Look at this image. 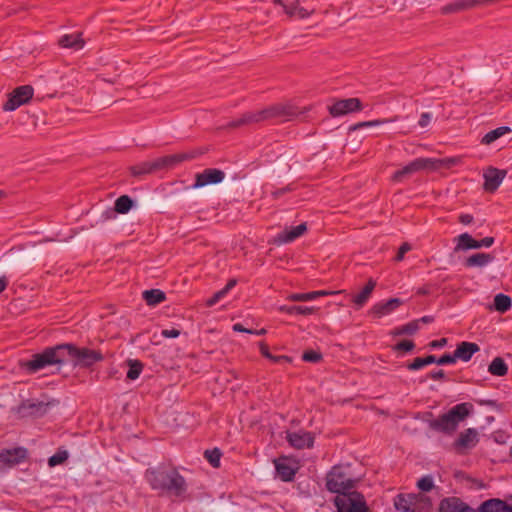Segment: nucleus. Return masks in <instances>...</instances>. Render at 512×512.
<instances>
[{
	"mask_svg": "<svg viewBox=\"0 0 512 512\" xmlns=\"http://www.w3.org/2000/svg\"><path fill=\"white\" fill-rule=\"evenodd\" d=\"M277 474L282 480H293V477L300 468L299 463L288 457H281L274 461Z\"/></svg>",
	"mask_w": 512,
	"mask_h": 512,
	"instance_id": "9b49d317",
	"label": "nucleus"
},
{
	"mask_svg": "<svg viewBox=\"0 0 512 512\" xmlns=\"http://www.w3.org/2000/svg\"><path fill=\"white\" fill-rule=\"evenodd\" d=\"M418 496L414 494H400L395 499V507L400 512H416Z\"/></svg>",
	"mask_w": 512,
	"mask_h": 512,
	"instance_id": "412c9836",
	"label": "nucleus"
},
{
	"mask_svg": "<svg viewBox=\"0 0 512 512\" xmlns=\"http://www.w3.org/2000/svg\"><path fill=\"white\" fill-rule=\"evenodd\" d=\"M259 348H260L261 354L265 358L269 359L272 362H275V363L291 362V359L288 356H285V355L274 356V355H272V353L269 352L268 346L264 342H261L259 344Z\"/></svg>",
	"mask_w": 512,
	"mask_h": 512,
	"instance_id": "ea45409f",
	"label": "nucleus"
},
{
	"mask_svg": "<svg viewBox=\"0 0 512 512\" xmlns=\"http://www.w3.org/2000/svg\"><path fill=\"white\" fill-rule=\"evenodd\" d=\"M455 353L453 355L450 354H444L440 358H437V364L438 365H446V364H452L456 362Z\"/></svg>",
	"mask_w": 512,
	"mask_h": 512,
	"instance_id": "603ef678",
	"label": "nucleus"
},
{
	"mask_svg": "<svg viewBox=\"0 0 512 512\" xmlns=\"http://www.w3.org/2000/svg\"><path fill=\"white\" fill-rule=\"evenodd\" d=\"M506 176L505 170H500L497 168H489L484 173V189L489 192H494L499 185L502 183L503 179Z\"/></svg>",
	"mask_w": 512,
	"mask_h": 512,
	"instance_id": "f3484780",
	"label": "nucleus"
},
{
	"mask_svg": "<svg viewBox=\"0 0 512 512\" xmlns=\"http://www.w3.org/2000/svg\"><path fill=\"white\" fill-rule=\"evenodd\" d=\"M430 171L439 169H450L451 167L461 165L463 163L462 156L448 157L443 159L428 158Z\"/></svg>",
	"mask_w": 512,
	"mask_h": 512,
	"instance_id": "b1692460",
	"label": "nucleus"
},
{
	"mask_svg": "<svg viewBox=\"0 0 512 512\" xmlns=\"http://www.w3.org/2000/svg\"><path fill=\"white\" fill-rule=\"evenodd\" d=\"M362 109L361 101L358 98H348L336 101L329 107L333 117L342 116Z\"/></svg>",
	"mask_w": 512,
	"mask_h": 512,
	"instance_id": "1a4fd4ad",
	"label": "nucleus"
},
{
	"mask_svg": "<svg viewBox=\"0 0 512 512\" xmlns=\"http://www.w3.org/2000/svg\"><path fill=\"white\" fill-rule=\"evenodd\" d=\"M446 344H447V339L441 338L439 340H434V341L430 342L429 345L432 348H441V347H444Z\"/></svg>",
	"mask_w": 512,
	"mask_h": 512,
	"instance_id": "bf43d9fd",
	"label": "nucleus"
},
{
	"mask_svg": "<svg viewBox=\"0 0 512 512\" xmlns=\"http://www.w3.org/2000/svg\"><path fill=\"white\" fill-rule=\"evenodd\" d=\"M479 441L478 432L474 428H468L461 432L458 439L455 441V448L458 451L472 449Z\"/></svg>",
	"mask_w": 512,
	"mask_h": 512,
	"instance_id": "2eb2a0df",
	"label": "nucleus"
},
{
	"mask_svg": "<svg viewBox=\"0 0 512 512\" xmlns=\"http://www.w3.org/2000/svg\"><path fill=\"white\" fill-rule=\"evenodd\" d=\"M445 376V373L443 370H438V371H435V372H431L429 374V377L433 380H440V379H443Z\"/></svg>",
	"mask_w": 512,
	"mask_h": 512,
	"instance_id": "e2e57ef3",
	"label": "nucleus"
},
{
	"mask_svg": "<svg viewBox=\"0 0 512 512\" xmlns=\"http://www.w3.org/2000/svg\"><path fill=\"white\" fill-rule=\"evenodd\" d=\"M275 4L283 6L285 13L290 17H298L300 19L307 18L311 15V11L300 6L298 1H292L289 4H284L282 0H274Z\"/></svg>",
	"mask_w": 512,
	"mask_h": 512,
	"instance_id": "393cba45",
	"label": "nucleus"
},
{
	"mask_svg": "<svg viewBox=\"0 0 512 512\" xmlns=\"http://www.w3.org/2000/svg\"><path fill=\"white\" fill-rule=\"evenodd\" d=\"M307 230V226L305 223H302L295 227H290L285 229L283 232L279 233L275 241L278 244L289 243L302 236Z\"/></svg>",
	"mask_w": 512,
	"mask_h": 512,
	"instance_id": "5701e85b",
	"label": "nucleus"
},
{
	"mask_svg": "<svg viewBox=\"0 0 512 512\" xmlns=\"http://www.w3.org/2000/svg\"><path fill=\"white\" fill-rule=\"evenodd\" d=\"M152 489L159 490L162 494L180 496L186 490L185 482H151Z\"/></svg>",
	"mask_w": 512,
	"mask_h": 512,
	"instance_id": "a211bd4d",
	"label": "nucleus"
},
{
	"mask_svg": "<svg viewBox=\"0 0 512 512\" xmlns=\"http://www.w3.org/2000/svg\"><path fill=\"white\" fill-rule=\"evenodd\" d=\"M402 304V301L399 298H392L386 302L377 303L373 306L371 312L376 317H382L394 311Z\"/></svg>",
	"mask_w": 512,
	"mask_h": 512,
	"instance_id": "a878e982",
	"label": "nucleus"
},
{
	"mask_svg": "<svg viewBox=\"0 0 512 512\" xmlns=\"http://www.w3.org/2000/svg\"><path fill=\"white\" fill-rule=\"evenodd\" d=\"M425 365H424V360L423 358H415L413 360V362H411L407 367L409 370H419L421 368H423Z\"/></svg>",
	"mask_w": 512,
	"mask_h": 512,
	"instance_id": "5fc2aeb1",
	"label": "nucleus"
},
{
	"mask_svg": "<svg viewBox=\"0 0 512 512\" xmlns=\"http://www.w3.org/2000/svg\"><path fill=\"white\" fill-rule=\"evenodd\" d=\"M472 0H457L454 3L448 4L445 7H443L444 13H452L457 12L465 9L472 8Z\"/></svg>",
	"mask_w": 512,
	"mask_h": 512,
	"instance_id": "58836bf2",
	"label": "nucleus"
},
{
	"mask_svg": "<svg viewBox=\"0 0 512 512\" xmlns=\"http://www.w3.org/2000/svg\"><path fill=\"white\" fill-rule=\"evenodd\" d=\"M69 457V453L65 449H59L54 455H52L48 459V465L50 467H55L57 465L63 464Z\"/></svg>",
	"mask_w": 512,
	"mask_h": 512,
	"instance_id": "79ce46f5",
	"label": "nucleus"
},
{
	"mask_svg": "<svg viewBox=\"0 0 512 512\" xmlns=\"http://www.w3.org/2000/svg\"><path fill=\"white\" fill-rule=\"evenodd\" d=\"M419 329V321H412L410 323H407L399 328H396L393 332L394 335H413L416 333Z\"/></svg>",
	"mask_w": 512,
	"mask_h": 512,
	"instance_id": "37998d69",
	"label": "nucleus"
},
{
	"mask_svg": "<svg viewBox=\"0 0 512 512\" xmlns=\"http://www.w3.org/2000/svg\"><path fill=\"white\" fill-rule=\"evenodd\" d=\"M34 89L30 85H23L15 88L8 94L7 101L3 104L2 109L5 112L15 111L20 106L28 103L33 97Z\"/></svg>",
	"mask_w": 512,
	"mask_h": 512,
	"instance_id": "20e7f679",
	"label": "nucleus"
},
{
	"mask_svg": "<svg viewBox=\"0 0 512 512\" xmlns=\"http://www.w3.org/2000/svg\"><path fill=\"white\" fill-rule=\"evenodd\" d=\"M279 310L281 312H285L288 314H299V315H311L315 313L318 308L316 307H306V306H280Z\"/></svg>",
	"mask_w": 512,
	"mask_h": 512,
	"instance_id": "c9c22d12",
	"label": "nucleus"
},
{
	"mask_svg": "<svg viewBox=\"0 0 512 512\" xmlns=\"http://www.w3.org/2000/svg\"><path fill=\"white\" fill-rule=\"evenodd\" d=\"M266 115L264 109L258 110V111H250L245 114H243L239 119L234 120L228 124L231 128H236L241 125H250V124H256L263 121H266Z\"/></svg>",
	"mask_w": 512,
	"mask_h": 512,
	"instance_id": "aec40b11",
	"label": "nucleus"
},
{
	"mask_svg": "<svg viewBox=\"0 0 512 512\" xmlns=\"http://www.w3.org/2000/svg\"><path fill=\"white\" fill-rule=\"evenodd\" d=\"M439 512H476V510L457 497H449L440 502Z\"/></svg>",
	"mask_w": 512,
	"mask_h": 512,
	"instance_id": "dca6fc26",
	"label": "nucleus"
},
{
	"mask_svg": "<svg viewBox=\"0 0 512 512\" xmlns=\"http://www.w3.org/2000/svg\"><path fill=\"white\" fill-rule=\"evenodd\" d=\"M354 482H325L328 491L335 493L338 512H369L364 497L355 491Z\"/></svg>",
	"mask_w": 512,
	"mask_h": 512,
	"instance_id": "f03ea898",
	"label": "nucleus"
},
{
	"mask_svg": "<svg viewBox=\"0 0 512 512\" xmlns=\"http://www.w3.org/2000/svg\"><path fill=\"white\" fill-rule=\"evenodd\" d=\"M267 120L283 118L290 120L293 117L302 114L304 111L298 110L296 106L290 103H278L264 108Z\"/></svg>",
	"mask_w": 512,
	"mask_h": 512,
	"instance_id": "39448f33",
	"label": "nucleus"
},
{
	"mask_svg": "<svg viewBox=\"0 0 512 512\" xmlns=\"http://www.w3.org/2000/svg\"><path fill=\"white\" fill-rule=\"evenodd\" d=\"M494 257L488 253H476L465 260L466 267H484L493 261Z\"/></svg>",
	"mask_w": 512,
	"mask_h": 512,
	"instance_id": "7c9ffc66",
	"label": "nucleus"
},
{
	"mask_svg": "<svg viewBox=\"0 0 512 512\" xmlns=\"http://www.w3.org/2000/svg\"><path fill=\"white\" fill-rule=\"evenodd\" d=\"M418 488L423 492L431 491L434 488V482H417Z\"/></svg>",
	"mask_w": 512,
	"mask_h": 512,
	"instance_id": "4d7b16f0",
	"label": "nucleus"
},
{
	"mask_svg": "<svg viewBox=\"0 0 512 512\" xmlns=\"http://www.w3.org/2000/svg\"><path fill=\"white\" fill-rule=\"evenodd\" d=\"M511 298L505 294L499 293L494 298V307L498 312L504 313L511 308Z\"/></svg>",
	"mask_w": 512,
	"mask_h": 512,
	"instance_id": "4c0bfd02",
	"label": "nucleus"
},
{
	"mask_svg": "<svg viewBox=\"0 0 512 512\" xmlns=\"http://www.w3.org/2000/svg\"><path fill=\"white\" fill-rule=\"evenodd\" d=\"M233 330L236 332L254 333L250 329H246L242 324L236 323L233 325Z\"/></svg>",
	"mask_w": 512,
	"mask_h": 512,
	"instance_id": "0e129e2a",
	"label": "nucleus"
},
{
	"mask_svg": "<svg viewBox=\"0 0 512 512\" xmlns=\"http://www.w3.org/2000/svg\"><path fill=\"white\" fill-rule=\"evenodd\" d=\"M488 371L495 376H504L508 372V366L502 358L496 357L490 363Z\"/></svg>",
	"mask_w": 512,
	"mask_h": 512,
	"instance_id": "f704fd0d",
	"label": "nucleus"
},
{
	"mask_svg": "<svg viewBox=\"0 0 512 512\" xmlns=\"http://www.w3.org/2000/svg\"><path fill=\"white\" fill-rule=\"evenodd\" d=\"M236 280L235 279H231L228 281V283L225 285V287L223 288V290L228 293L233 287H235L236 285Z\"/></svg>",
	"mask_w": 512,
	"mask_h": 512,
	"instance_id": "338daca9",
	"label": "nucleus"
},
{
	"mask_svg": "<svg viewBox=\"0 0 512 512\" xmlns=\"http://www.w3.org/2000/svg\"><path fill=\"white\" fill-rule=\"evenodd\" d=\"M52 404V402L40 400H26L21 403L18 412L24 417H41L48 412Z\"/></svg>",
	"mask_w": 512,
	"mask_h": 512,
	"instance_id": "6e6552de",
	"label": "nucleus"
},
{
	"mask_svg": "<svg viewBox=\"0 0 512 512\" xmlns=\"http://www.w3.org/2000/svg\"><path fill=\"white\" fill-rule=\"evenodd\" d=\"M196 157L195 152H180L172 155H166L158 158V164L160 170L172 168L184 161L194 159Z\"/></svg>",
	"mask_w": 512,
	"mask_h": 512,
	"instance_id": "4468645a",
	"label": "nucleus"
},
{
	"mask_svg": "<svg viewBox=\"0 0 512 512\" xmlns=\"http://www.w3.org/2000/svg\"><path fill=\"white\" fill-rule=\"evenodd\" d=\"M412 249L411 245L407 242L403 243L400 248L398 249L397 255L395 257L396 261H402L404 259V256L407 252H409Z\"/></svg>",
	"mask_w": 512,
	"mask_h": 512,
	"instance_id": "8fccbe9b",
	"label": "nucleus"
},
{
	"mask_svg": "<svg viewBox=\"0 0 512 512\" xmlns=\"http://www.w3.org/2000/svg\"><path fill=\"white\" fill-rule=\"evenodd\" d=\"M103 359L99 351L88 348H77L71 344H61L46 348L43 352L35 354L32 359L22 366L29 372L35 373L47 366L61 365L73 362L75 366L90 367Z\"/></svg>",
	"mask_w": 512,
	"mask_h": 512,
	"instance_id": "f257e3e1",
	"label": "nucleus"
},
{
	"mask_svg": "<svg viewBox=\"0 0 512 512\" xmlns=\"http://www.w3.org/2000/svg\"><path fill=\"white\" fill-rule=\"evenodd\" d=\"M455 252L465 251L469 249H479L478 240H475L470 234L463 233L455 238Z\"/></svg>",
	"mask_w": 512,
	"mask_h": 512,
	"instance_id": "c85d7f7f",
	"label": "nucleus"
},
{
	"mask_svg": "<svg viewBox=\"0 0 512 512\" xmlns=\"http://www.w3.org/2000/svg\"><path fill=\"white\" fill-rule=\"evenodd\" d=\"M340 293V291H326V290H319V291H313V294L315 295V299L319 298L321 296H327L332 294Z\"/></svg>",
	"mask_w": 512,
	"mask_h": 512,
	"instance_id": "052dcab7",
	"label": "nucleus"
},
{
	"mask_svg": "<svg viewBox=\"0 0 512 512\" xmlns=\"http://www.w3.org/2000/svg\"><path fill=\"white\" fill-rule=\"evenodd\" d=\"M224 177V172L219 169H205L202 173L196 174L193 188L220 183Z\"/></svg>",
	"mask_w": 512,
	"mask_h": 512,
	"instance_id": "ddd939ff",
	"label": "nucleus"
},
{
	"mask_svg": "<svg viewBox=\"0 0 512 512\" xmlns=\"http://www.w3.org/2000/svg\"><path fill=\"white\" fill-rule=\"evenodd\" d=\"M302 359L306 362L317 363L322 359V355L319 352L309 350L303 353Z\"/></svg>",
	"mask_w": 512,
	"mask_h": 512,
	"instance_id": "de8ad7c7",
	"label": "nucleus"
},
{
	"mask_svg": "<svg viewBox=\"0 0 512 512\" xmlns=\"http://www.w3.org/2000/svg\"><path fill=\"white\" fill-rule=\"evenodd\" d=\"M375 286L376 282L370 279L362 291L353 297V302L358 308H361L368 301Z\"/></svg>",
	"mask_w": 512,
	"mask_h": 512,
	"instance_id": "2f4dec72",
	"label": "nucleus"
},
{
	"mask_svg": "<svg viewBox=\"0 0 512 512\" xmlns=\"http://www.w3.org/2000/svg\"><path fill=\"white\" fill-rule=\"evenodd\" d=\"M227 293L221 289L218 292H216L210 299L206 301V305L208 307L214 306L217 302H219L221 299H223Z\"/></svg>",
	"mask_w": 512,
	"mask_h": 512,
	"instance_id": "09e8293b",
	"label": "nucleus"
},
{
	"mask_svg": "<svg viewBox=\"0 0 512 512\" xmlns=\"http://www.w3.org/2000/svg\"><path fill=\"white\" fill-rule=\"evenodd\" d=\"M360 480L351 469L350 464H338L331 468L325 480Z\"/></svg>",
	"mask_w": 512,
	"mask_h": 512,
	"instance_id": "6ab92c4d",
	"label": "nucleus"
},
{
	"mask_svg": "<svg viewBox=\"0 0 512 512\" xmlns=\"http://www.w3.org/2000/svg\"><path fill=\"white\" fill-rule=\"evenodd\" d=\"M133 205L132 199L128 195H122L115 201L114 211L119 214H126Z\"/></svg>",
	"mask_w": 512,
	"mask_h": 512,
	"instance_id": "e433bc0d",
	"label": "nucleus"
},
{
	"mask_svg": "<svg viewBox=\"0 0 512 512\" xmlns=\"http://www.w3.org/2000/svg\"><path fill=\"white\" fill-rule=\"evenodd\" d=\"M143 298L148 305L155 306L165 300V293L158 289L145 290Z\"/></svg>",
	"mask_w": 512,
	"mask_h": 512,
	"instance_id": "473e14b6",
	"label": "nucleus"
},
{
	"mask_svg": "<svg viewBox=\"0 0 512 512\" xmlns=\"http://www.w3.org/2000/svg\"><path fill=\"white\" fill-rule=\"evenodd\" d=\"M431 120H432V114L425 112V113L421 114L418 124L420 127L424 128L430 124Z\"/></svg>",
	"mask_w": 512,
	"mask_h": 512,
	"instance_id": "864d4df0",
	"label": "nucleus"
},
{
	"mask_svg": "<svg viewBox=\"0 0 512 512\" xmlns=\"http://www.w3.org/2000/svg\"><path fill=\"white\" fill-rule=\"evenodd\" d=\"M459 221L464 225L471 224L473 221V216L470 214H462L459 217Z\"/></svg>",
	"mask_w": 512,
	"mask_h": 512,
	"instance_id": "680f3d73",
	"label": "nucleus"
},
{
	"mask_svg": "<svg viewBox=\"0 0 512 512\" xmlns=\"http://www.w3.org/2000/svg\"><path fill=\"white\" fill-rule=\"evenodd\" d=\"M423 360H424L425 366L432 364V363H437V358L434 355H429V356L423 358Z\"/></svg>",
	"mask_w": 512,
	"mask_h": 512,
	"instance_id": "774afa93",
	"label": "nucleus"
},
{
	"mask_svg": "<svg viewBox=\"0 0 512 512\" xmlns=\"http://www.w3.org/2000/svg\"><path fill=\"white\" fill-rule=\"evenodd\" d=\"M391 120L388 119H382V120H373V121H366V122H360L350 127V130H357L362 127H371V126H378L381 124H385L390 122Z\"/></svg>",
	"mask_w": 512,
	"mask_h": 512,
	"instance_id": "49530a36",
	"label": "nucleus"
},
{
	"mask_svg": "<svg viewBox=\"0 0 512 512\" xmlns=\"http://www.w3.org/2000/svg\"><path fill=\"white\" fill-rule=\"evenodd\" d=\"M58 43L63 48L80 50L84 47L85 42L82 39L81 34H66L59 39Z\"/></svg>",
	"mask_w": 512,
	"mask_h": 512,
	"instance_id": "c756f323",
	"label": "nucleus"
},
{
	"mask_svg": "<svg viewBox=\"0 0 512 512\" xmlns=\"http://www.w3.org/2000/svg\"><path fill=\"white\" fill-rule=\"evenodd\" d=\"M127 363L129 366V369L127 372V378L130 380H136L142 372V369H143L142 363L137 360H132V359H129L127 361Z\"/></svg>",
	"mask_w": 512,
	"mask_h": 512,
	"instance_id": "a19ab883",
	"label": "nucleus"
},
{
	"mask_svg": "<svg viewBox=\"0 0 512 512\" xmlns=\"http://www.w3.org/2000/svg\"><path fill=\"white\" fill-rule=\"evenodd\" d=\"M479 350L480 348L476 343L461 342L454 352L456 359L467 362L472 358L473 354Z\"/></svg>",
	"mask_w": 512,
	"mask_h": 512,
	"instance_id": "bb28decb",
	"label": "nucleus"
},
{
	"mask_svg": "<svg viewBox=\"0 0 512 512\" xmlns=\"http://www.w3.org/2000/svg\"><path fill=\"white\" fill-rule=\"evenodd\" d=\"M493 243H494V238L493 237H485L482 240L478 241L479 248H481V247H490V246L493 245Z\"/></svg>",
	"mask_w": 512,
	"mask_h": 512,
	"instance_id": "13d9d810",
	"label": "nucleus"
},
{
	"mask_svg": "<svg viewBox=\"0 0 512 512\" xmlns=\"http://www.w3.org/2000/svg\"><path fill=\"white\" fill-rule=\"evenodd\" d=\"M162 336L165 338H176L180 335V331L178 329H164L161 332Z\"/></svg>",
	"mask_w": 512,
	"mask_h": 512,
	"instance_id": "6e6d98bb",
	"label": "nucleus"
},
{
	"mask_svg": "<svg viewBox=\"0 0 512 512\" xmlns=\"http://www.w3.org/2000/svg\"><path fill=\"white\" fill-rule=\"evenodd\" d=\"M476 512H512V505L503 500L492 498L482 502Z\"/></svg>",
	"mask_w": 512,
	"mask_h": 512,
	"instance_id": "4be33fe9",
	"label": "nucleus"
},
{
	"mask_svg": "<svg viewBox=\"0 0 512 512\" xmlns=\"http://www.w3.org/2000/svg\"><path fill=\"white\" fill-rule=\"evenodd\" d=\"M413 348H414V343L411 340H403L395 346L396 350L405 351V352L411 351Z\"/></svg>",
	"mask_w": 512,
	"mask_h": 512,
	"instance_id": "3c124183",
	"label": "nucleus"
},
{
	"mask_svg": "<svg viewBox=\"0 0 512 512\" xmlns=\"http://www.w3.org/2000/svg\"><path fill=\"white\" fill-rule=\"evenodd\" d=\"M146 478L152 480H179L180 475L171 464H160L146 471Z\"/></svg>",
	"mask_w": 512,
	"mask_h": 512,
	"instance_id": "9d476101",
	"label": "nucleus"
},
{
	"mask_svg": "<svg viewBox=\"0 0 512 512\" xmlns=\"http://www.w3.org/2000/svg\"><path fill=\"white\" fill-rule=\"evenodd\" d=\"M27 457V450L25 448H13L0 450V470L11 468Z\"/></svg>",
	"mask_w": 512,
	"mask_h": 512,
	"instance_id": "0eeeda50",
	"label": "nucleus"
},
{
	"mask_svg": "<svg viewBox=\"0 0 512 512\" xmlns=\"http://www.w3.org/2000/svg\"><path fill=\"white\" fill-rule=\"evenodd\" d=\"M8 286V279L6 276L0 277V293L3 292Z\"/></svg>",
	"mask_w": 512,
	"mask_h": 512,
	"instance_id": "69168bd1",
	"label": "nucleus"
},
{
	"mask_svg": "<svg viewBox=\"0 0 512 512\" xmlns=\"http://www.w3.org/2000/svg\"><path fill=\"white\" fill-rule=\"evenodd\" d=\"M422 170L430 171L428 158H417L408 163L393 174L392 180L395 182H401L403 179Z\"/></svg>",
	"mask_w": 512,
	"mask_h": 512,
	"instance_id": "423d86ee",
	"label": "nucleus"
},
{
	"mask_svg": "<svg viewBox=\"0 0 512 512\" xmlns=\"http://www.w3.org/2000/svg\"><path fill=\"white\" fill-rule=\"evenodd\" d=\"M508 132H510L509 127H506V126L498 127L496 129L486 133L483 136L481 143L484 145H490L491 143H493L494 141H496L497 139H499L500 137H502L503 135H505Z\"/></svg>",
	"mask_w": 512,
	"mask_h": 512,
	"instance_id": "72a5a7b5",
	"label": "nucleus"
},
{
	"mask_svg": "<svg viewBox=\"0 0 512 512\" xmlns=\"http://www.w3.org/2000/svg\"><path fill=\"white\" fill-rule=\"evenodd\" d=\"M288 300L294 301V302H305V301H311L315 299V295L313 292L308 293H293L290 294L287 297Z\"/></svg>",
	"mask_w": 512,
	"mask_h": 512,
	"instance_id": "a18cd8bd",
	"label": "nucleus"
},
{
	"mask_svg": "<svg viewBox=\"0 0 512 512\" xmlns=\"http://www.w3.org/2000/svg\"><path fill=\"white\" fill-rule=\"evenodd\" d=\"M158 170H160V167L157 159L153 161L142 162L130 167V172L135 177L150 174Z\"/></svg>",
	"mask_w": 512,
	"mask_h": 512,
	"instance_id": "cd10ccee",
	"label": "nucleus"
},
{
	"mask_svg": "<svg viewBox=\"0 0 512 512\" xmlns=\"http://www.w3.org/2000/svg\"><path fill=\"white\" fill-rule=\"evenodd\" d=\"M473 405L460 403L452 407L447 413L439 416L430 422V427L438 432L452 434L459 424L463 422L472 412Z\"/></svg>",
	"mask_w": 512,
	"mask_h": 512,
	"instance_id": "7ed1b4c3",
	"label": "nucleus"
},
{
	"mask_svg": "<svg viewBox=\"0 0 512 512\" xmlns=\"http://www.w3.org/2000/svg\"><path fill=\"white\" fill-rule=\"evenodd\" d=\"M204 456L213 467L219 466L221 457V452L219 449L215 448L213 450H206L204 452Z\"/></svg>",
	"mask_w": 512,
	"mask_h": 512,
	"instance_id": "c03bdc74",
	"label": "nucleus"
},
{
	"mask_svg": "<svg viewBox=\"0 0 512 512\" xmlns=\"http://www.w3.org/2000/svg\"><path fill=\"white\" fill-rule=\"evenodd\" d=\"M287 442L296 449L311 448L314 444V435L311 432L299 430L295 432H286Z\"/></svg>",
	"mask_w": 512,
	"mask_h": 512,
	"instance_id": "f8f14e48",
	"label": "nucleus"
}]
</instances>
